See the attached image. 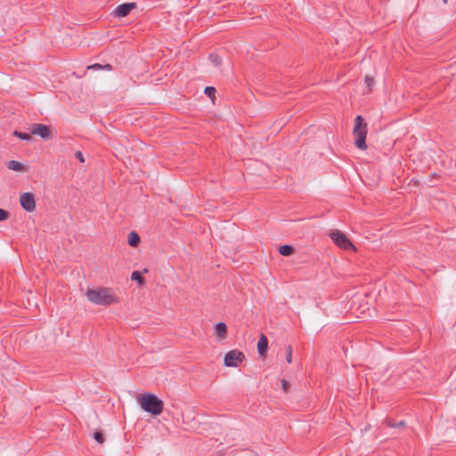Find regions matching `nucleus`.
<instances>
[{
  "label": "nucleus",
  "mask_w": 456,
  "mask_h": 456,
  "mask_svg": "<svg viewBox=\"0 0 456 456\" xmlns=\"http://www.w3.org/2000/svg\"><path fill=\"white\" fill-rule=\"evenodd\" d=\"M142 409L154 416H159L162 413L164 403L156 395L151 393H144L140 395L137 398Z\"/></svg>",
  "instance_id": "nucleus-1"
},
{
  "label": "nucleus",
  "mask_w": 456,
  "mask_h": 456,
  "mask_svg": "<svg viewBox=\"0 0 456 456\" xmlns=\"http://www.w3.org/2000/svg\"><path fill=\"white\" fill-rule=\"evenodd\" d=\"M86 296L91 303L95 305H110L117 302V297L108 288L89 289Z\"/></svg>",
  "instance_id": "nucleus-2"
},
{
  "label": "nucleus",
  "mask_w": 456,
  "mask_h": 456,
  "mask_svg": "<svg viewBox=\"0 0 456 456\" xmlns=\"http://www.w3.org/2000/svg\"><path fill=\"white\" fill-rule=\"evenodd\" d=\"M353 134L354 136L355 146L360 150H366L367 124L360 115H358L354 119Z\"/></svg>",
  "instance_id": "nucleus-3"
},
{
  "label": "nucleus",
  "mask_w": 456,
  "mask_h": 456,
  "mask_svg": "<svg viewBox=\"0 0 456 456\" xmlns=\"http://www.w3.org/2000/svg\"><path fill=\"white\" fill-rule=\"evenodd\" d=\"M330 237L338 247L343 249L355 248L348 238L338 230L331 232Z\"/></svg>",
  "instance_id": "nucleus-4"
},
{
  "label": "nucleus",
  "mask_w": 456,
  "mask_h": 456,
  "mask_svg": "<svg viewBox=\"0 0 456 456\" xmlns=\"http://www.w3.org/2000/svg\"><path fill=\"white\" fill-rule=\"evenodd\" d=\"M244 359V354L237 349H234L226 353L224 362V365L227 367H238Z\"/></svg>",
  "instance_id": "nucleus-5"
},
{
  "label": "nucleus",
  "mask_w": 456,
  "mask_h": 456,
  "mask_svg": "<svg viewBox=\"0 0 456 456\" xmlns=\"http://www.w3.org/2000/svg\"><path fill=\"white\" fill-rule=\"evenodd\" d=\"M30 134L40 136L42 139L48 141L52 138L50 126L44 124H32L30 126Z\"/></svg>",
  "instance_id": "nucleus-6"
},
{
  "label": "nucleus",
  "mask_w": 456,
  "mask_h": 456,
  "mask_svg": "<svg viewBox=\"0 0 456 456\" xmlns=\"http://www.w3.org/2000/svg\"><path fill=\"white\" fill-rule=\"evenodd\" d=\"M21 208L27 212H33L36 209L35 196L32 192H24L20 196Z\"/></svg>",
  "instance_id": "nucleus-7"
},
{
  "label": "nucleus",
  "mask_w": 456,
  "mask_h": 456,
  "mask_svg": "<svg viewBox=\"0 0 456 456\" xmlns=\"http://www.w3.org/2000/svg\"><path fill=\"white\" fill-rule=\"evenodd\" d=\"M136 8V3H124L118 5L111 12L114 17L123 18L127 16L131 11Z\"/></svg>",
  "instance_id": "nucleus-8"
},
{
  "label": "nucleus",
  "mask_w": 456,
  "mask_h": 456,
  "mask_svg": "<svg viewBox=\"0 0 456 456\" xmlns=\"http://www.w3.org/2000/svg\"><path fill=\"white\" fill-rule=\"evenodd\" d=\"M268 349V339L262 334L257 342V351L260 356H265Z\"/></svg>",
  "instance_id": "nucleus-9"
},
{
  "label": "nucleus",
  "mask_w": 456,
  "mask_h": 456,
  "mask_svg": "<svg viewBox=\"0 0 456 456\" xmlns=\"http://www.w3.org/2000/svg\"><path fill=\"white\" fill-rule=\"evenodd\" d=\"M216 335L224 339L227 337V326L224 322H218L215 326Z\"/></svg>",
  "instance_id": "nucleus-10"
},
{
  "label": "nucleus",
  "mask_w": 456,
  "mask_h": 456,
  "mask_svg": "<svg viewBox=\"0 0 456 456\" xmlns=\"http://www.w3.org/2000/svg\"><path fill=\"white\" fill-rule=\"evenodd\" d=\"M278 251L281 256H289L295 253V248L291 245L285 244V245L280 246L278 248Z\"/></svg>",
  "instance_id": "nucleus-11"
},
{
  "label": "nucleus",
  "mask_w": 456,
  "mask_h": 456,
  "mask_svg": "<svg viewBox=\"0 0 456 456\" xmlns=\"http://www.w3.org/2000/svg\"><path fill=\"white\" fill-rule=\"evenodd\" d=\"M8 168L10 170L18 171V172H23L26 171L25 166L16 160H10L7 165Z\"/></svg>",
  "instance_id": "nucleus-12"
},
{
  "label": "nucleus",
  "mask_w": 456,
  "mask_h": 456,
  "mask_svg": "<svg viewBox=\"0 0 456 456\" xmlns=\"http://www.w3.org/2000/svg\"><path fill=\"white\" fill-rule=\"evenodd\" d=\"M141 241L140 236L135 232H130L128 233V244L131 247H137Z\"/></svg>",
  "instance_id": "nucleus-13"
},
{
  "label": "nucleus",
  "mask_w": 456,
  "mask_h": 456,
  "mask_svg": "<svg viewBox=\"0 0 456 456\" xmlns=\"http://www.w3.org/2000/svg\"><path fill=\"white\" fill-rule=\"evenodd\" d=\"M13 135L15 137L20 138V140L27 141V142H30L33 140L31 134L23 133V132L17 131V130H15L13 132Z\"/></svg>",
  "instance_id": "nucleus-14"
},
{
  "label": "nucleus",
  "mask_w": 456,
  "mask_h": 456,
  "mask_svg": "<svg viewBox=\"0 0 456 456\" xmlns=\"http://www.w3.org/2000/svg\"><path fill=\"white\" fill-rule=\"evenodd\" d=\"M208 59L215 67H219L222 64V58L217 53H210Z\"/></svg>",
  "instance_id": "nucleus-15"
},
{
  "label": "nucleus",
  "mask_w": 456,
  "mask_h": 456,
  "mask_svg": "<svg viewBox=\"0 0 456 456\" xmlns=\"http://www.w3.org/2000/svg\"><path fill=\"white\" fill-rule=\"evenodd\" d=\"M131 280L138 282L139 285L144 283V278L139 271H134L131 274Z\"/></svg>",
  "instance_id": "nucleus-16"
},
{
  "label": "nucleus",
  "mask_w": 456,
  "mask_h": 456,
  "mask_svg": "<svg viewBox=\"0 0 456 456\" xmlns=\"http://www.w3.org/2000/svg\"><path fill=\"white\" fill-rule=\"evenodd\" d=\"M94 438L99 444H103L105 441L104 434L102 431L94 432Z\"/></svg>",
  "instance_id": "nucleus-17"
},
{
  "label": "nucleus",
  "mask_w": 456,
  "mask_h": 456,
  "mask_svg": "<svg viewBox=\"0 0 456 456\" xmlns=\"http://www.w3.org/2000/svg\"><path fill=\"white\" fill-rule=\"evenodd\" d=\"M216 92V90L214 86H207V87H205V90H204V93L211 99H213L215 97Z\"/></svg>",
  "instance_id": "nucleus-18"
},
{
  "label": "nucleus",
  "mask_w": 456,
  "mask_h": 456,
  "mask_svg": "<svg viewBox=\"0 0 456 456\" xmlns=\"http://www.w3.org/2000/svg\"><path fill=\"white\" fill-rule=\"evenodd\" d=\"M11 214L3 208H0V221H5L10 217Z\"/></svg>",
  "instance_id": "nucleus-19"
},
{
  "label": "nucleus",
  "mask_w": 456,
  "mask_h": 456,
  "mask_svg": "<svg viewBox=\"0 0 456 456\" xmlns=\"http://www.w3.org/2000/svg\"><path fill=\"white\" fill-rule=\"evenodd\" d=\"M286 361L290 363L292 361V347L288 346L286 348Z\"/></svg>",
  "instance_id": "nucleus-20"
},
{
  "label": "nucleus",
  "mask_w": 456,
  "mask_h": 456,
  "mask_svg": "<svg viewBox=\"0 0 456 456\" xmlns=\"http://www.w3.org/2000/svg\"><path fill=\"white\" fill-rule=\"evenodd\" d=\"M365 84L369 89H371V87L374 85V79L371 77L366 76L365 77Z\"/></svg>",
  "instance_id": "nucleus-21"
},
{
  "label": "nucleus",
  "mask_w": 456,
  "mask_h": 456,
  "mask_svg": "<svg viewBox=\"0 0 456 456\" xmlns=\"http://www.w3.org/2000/svg\"><path fill=\"white\" fill-rule=\"evenodd\" d=\"M75 157L79 160V162H81V163L85 162L84 156L80 151H77L75 152Z\"/></svg>",
  "instance_id": "nucleus-22"
},
{
  "label": "nucleus",
  "mask_w": 456,
  "mask_h": 456,
  "mask_svg": "<svg viewBox=\"0 0 456 456\" xmlns=\"http://www.w3.org/2000/svg\"><path fill=\"white\" fill-rule=\"evenodd\" d=\"M87 69H94V70H99V69H102V65H101L99 63H94L93 65L88 66Z\"/></svg>",
  "instance_id": "nucleus-23"
},
{
  "label": "nucleus",
  "mask_w": 456,
  "mask_h": 456,
  "mask_svg": "<svg viewBox=\"0 0 456 456\" xmlns=\"http://www.w3.org/2000/svg\"><path fill=\"white\" fill-rule=\"evenodd\" d=\"M281 385H282V389L287 392L289 390V381H287L286 379H282L281 380Z\"/></svg>",
  "instance_id": "nucleus-24"
},
{
  "label": "nucleus",
  "mask_w": 456,
  "mask_h": 456,
  "mask_svg": "<svg viewBox=\"0 0 456 456\" xmlns=\"http://www.w3.org/2000/svg\"><path fill=\"white\" fill-rule=\"evenodd\" d=\"M405 426H406V423L404 420H401V421L395 423V428H403Z\"/></svg>",
  "instance_id": "nucleus-25"
},
{
  "label": "nucleus",
  "mask_w": 456,
  "mask_h": 456,
  "mask_svg": "<svg viewBox=\"0 0 456 456\" xmlns=\"http://www.w3.org/2000/svg\"><path fill=\"white\" fill-rule=\"evenodd\" d=\"M102 69L111 70L112 69V66L110 64L102 65Z\"/></svg>",
  "instance_id": "nucleus-26"
},
{
  "label": "nucleus",
  "mask_w": 456,
  "mask_h": 456,
  "mask_svg": "<svg viewBox=\"0 0 456 456\" xmlns=\"http://www.w3.org/2000/svg\"><path fill=\"white\" fill-rule=\"evenodd\" d=\"M387 425L391 428H395V423H393L392 420H387Z\"/></svg>",
  "instance_id": "nucleus-27"
},
{
  "label": "nucleus",
  "mask_w": 456,
  "mask_h": 456,
  "mask_svg": "<svg viewBox=\"0 0 456 456\" xmlns=\"http://www.w3.org/2000/svg\"><path fill=\"white\" fill-rule=\"evenodd\" d=\"M447 2H448V0H443L444 4H446Z\"/></svg>",
  "instance_id": "nucleus-28"
}]
</instances>
